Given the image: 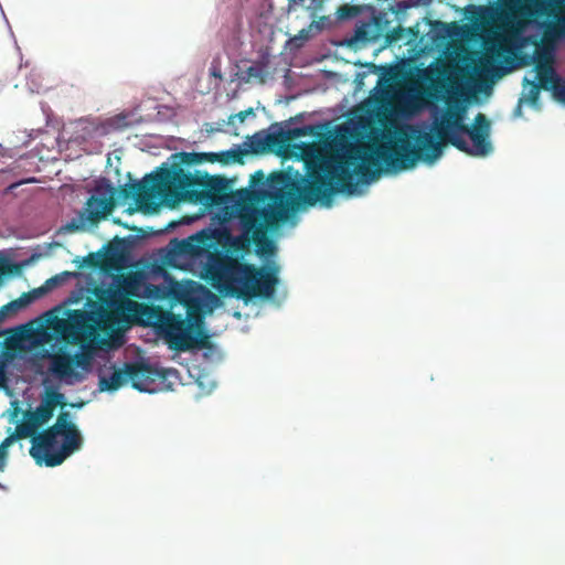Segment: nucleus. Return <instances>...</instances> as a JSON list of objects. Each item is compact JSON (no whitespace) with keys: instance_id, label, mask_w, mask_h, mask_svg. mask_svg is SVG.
<instances>
[{"instance_id":"nucleus-1","label":"nucleus","mask_w":565,"mask_h":565,"mask_svg":"<svg viewBox=\"0 0 565 565\" xmlns=\"http://www.w3.org/2000/svg\"><path fill=\"white\" fill-rule=\"evenodd\" d=\"M363 156L333 154L308 162L307 183L291 181L285 172L270 175L276 190L263 188L265 174L257 170L250 175L249 186L232 194L243 235L236 237L232 246L236 250L245 249L252 242L259 255H271L274 243L267 237L268 228H276L288 220L289 213L297 210L300 201L315 205L318 201H330L335 193L353 194L356 190L354 174L362 163Z\"/></svg>"},{"instance_id":"nucleus-2","label":"nucleus","mask_w":565,"mask_h":565,"mask_svg":"<svg viewBox=\"0 0 565 565\" xmlns=\"http://www.w3.org/2000/svg\"><path fill=\"white\" fill-rule=\"evenodd\" d=\"M463 119L465 109L452 108L451 99H448L447 109L435 122V135L413 128L411 136L402 132L395 140L375 145L370 154L363 156L356 173L369 181L376 175V170H372L371 166L383 163L387 170L397 172L413 168L418 160L433 163L441 156L444 143L475 157L491 153V122L487 116L477 114L471 127Z\"/></svg>"},{"instance_id":"nucleus-3","label":"nucleus","mask_w":565,"mask_h":565,"mask_svg":"<svg viewBox=\"0 0 565 565\" xmlns=\"http://www.w3.org/2000/svg\"><path fill=\"white\" fill-rule=\"evenodd\" d=\"M228 181L220 175H209L196 170L186 172L174 164L172 168H161L159 172L146 175L142 181L132 183L130 192L125 195L135 196L141 207L157 206V196H171L173 201L216 202L227 194Z\"/></svg>"},{"instance_id":"nucleus-4","label":"nucleus","mask_w":565,"mask_h":565,"mask_svg":"<svg viewBox=\"0 0 565 565\" xmlns=\"http://www.w3.org/2000/svg\"><path fill=\"white\" fill-rule=\"evenodd\" d=\"M202 277L220 294L245 300L273 297L279 281L277 266L258 268L222 250L207 255Z\"/></svg>"},{"instance_id":"nucleus-5","label":"nucleus","mask_w":565,"mask_h":565,"mask_svg":"<svg viewBox=\"0 0 565 565\" xmlns=\"http://www.w3.org/2000/svg\"><path fill=\"white\" fill-rule=\"evenodd\" d=\"M36 430L23 416L14 433L3 440L2 447L9 446L13 440L31 438L30 455L36 465L56 467L83 446V437L67 412H61L51 427L39 434Z\"/></svg>"},{"instance_id":"nucleus-6","label":"nucleus","mask_w":565,"mask_h":565,"mask_svg":"<svg viewBox=\"0 0 565 565\" xmlns=\"http://www.w3.org/2000/svg\"><path fill=\"white\" fill-rule=\"evenodd\" d=\"M158 310L157 326L170 349L184 352L192 348L203 349L209 347V337L201 332L199 337H192V324L180 315L169 310Z\"/></svg>"},{"instance_id":"nucleus-7","label":"nucleus","mask_w":565,"mask_h":565,"mask_svg":"<svg viewBox=\"0 0 565 565\" xmlns=\"http://www.w3.org/2000/svg\"><path fill=\"white\" fill-rule=\"evenodd\" d=\"M53 329L67 343H83L94 332L92 317L84 310H70L66 319H55Z\"/></svg>"},{"instance_id":"nucleus-8","label":"nucleus","mask_w":565,"mask_h":565,"mask_svg":"<svg viewBox=\"0 0 565 565\" xmlns=\"http://www.w3.org/2000/svg\"><path fill=\"white\" fill-rule=\"evenodd\" d=\"M127 375L134 388L140 392H148L150 391L149 386L156 382L159 374L150 364L130 362L127 363Z\"/></svg>"},{"instance_id":"nucleus-9","label":"nucleus","mask_w":565,"mask_h":565,"mask_svg":"<svg viewBox=\"0 0 565 565\" xmlns=\"http://www.w3.org/2000/svg\"><path fill=\"white\" fill-rule=\"evenodd\" d=\"M85 363L86 360L83 354L71 355L66 352H60L51 356L49 370L55 376L66 379L75 375V366H83Z\"/></svg>"},{"instance_id":"nucleus-10","label":"nucleus","mask_w":565,"mask_h":565,"mask_svg":"<svg viewBox=\"0 0 565 565\" xmlns=\"http://www.w3.org/2000/svg\"><path fill=\"white\" fill-rule=\"evenodd\" d=\"M232 157V159L234 161L238 160L239 159V152L235 151V150H231V151H227V152H222V153H214V152H210V153H196V152H178V153H174L172 154V158L174 159H178V161H174L171 166V168L174 166V164H178V167L182 168V166H194V164H200L202 163L203 161H210V162H215V161H223V162H227V158L226 159H223L221 157Z\"/></svg>"},{"instance_id":"nucleus-11","label":"nucleus","mask_w":565,"mask_h":565,"mask_svg":"<svg viewBox=\"0 0 565 565\" xmlns=\"http://www.w3.org/2000/svg\"><path fill=\"white\" fill-rule=\"evenodd\" d=\"M559 38H565V13L557 17V22L555 24L547 26L544 33V42L546 45L550 42L553 44ZM554 98L557 102L565 104V79H559L557 88L555 89Z\"/></svg>"},{"instance_id":"nucleus-12","label":"nucleus","mask_w":565,"mask_h":565,"mask_svg":"<svg viewBox=\"0 0 565 565\" xmlns=\"http://www.w3.org/2000/svg\"><path fill=\"white\" fill-rule=\"evenodd\" d=\"M111 207L113 203L109 199L90 196L87 200L83 216H85V220L90 224H96L111 211Z\"/></svg>"},{"instance_id":"nucleus-13","label":"nucleus","mask_w":565,"mask_h":565,"mask_svg":"<svg viewBox=\"0 0 565 565\" xmlns=\"http://www.w3.org/2000/svg\"><path fill=\"white\" fill-rule=\"evenodd\" d=\"M537 73L539 85L545 90H552L553 95L559 83L561 77L556 74L553 66L548 63H539L535 66Z\"/></svg>"},{"instance_id":"nucleus-14","label":"nucleus","mask_w":565,"mask_h":565,"mask_svg":"<svg viewBox=\"0 0 565 565\" xmlns=\"http://www.w3.org/2000/svg\"><path fill=\"white\" fill-rule=\"evenodd\" d=\"M129 380L127 375V363L124 366V370H115L114 373L109 377L102 376L98 382L99 390L102 392L108 391H117Z\"/></svg>"},{"instance_id":"nucleus-15","label":"nucleus","mask_w":565,"mask_h":565,"mask_svg":"<svg viewBox=\"0 0 565 565\" xmlns=\"http://www.w3.org/2000/svg\"><path fill=\"white\" fill-rule=\"evenodd\" d=\"M380 36L377 19H371L362 22L355 30V40L362 42L376 41Z\"/></svg>"},{"instance_id":"nucleus-16","label":"nucleus","mask_w":565,"mask_h":565,"mask_svg":"<svg viewBox=\"0 0 565 565\" xmlns=\"http://www.w3.org/2000/svg\"><path fill=\"white\" fill-rule=\"evenodd\" d=\"M64 405V395L56 390L47 388L39 406L53 417L55 408Z\"/></svg>"},{"instance_id":"nucleus-17","label":"nucleus","mask_w":565,"mask_h":565,"mask_svg":"<svg viewBox=\"0 0 565 565\" xmlns=\"http://www.w3.org/2000/svg\"><path fill=\"white\" fill-rule=\"evenodd\" d=\"M24 417L38 429L40 426L46 424L52 416L47 411L38 406L34 411H26Z\"/></svg>"},{"instance_id":"nucleus-18","label":"nucleus","mask_w":565,"mask_h":565,"mask_svg":"<svg viewBox=\"0 0 565 565\" xmlns=\"http://www.w3.org/2000/svg\"><path fill=\"white\" fill-rule=\"evenodd\" d=\"M502 57H503L502 47L487 49V51L481 60V65L484 70L489 71L490 68H493L497 63L501 62Z\"/></svg>"},{"instance_id":"nucleus-19","label":"nucleus","mask_w":565,"mask_h":565,"mask_svg":"<svg viewBox=\"0 0 565 565\" xmlns=\"http://www.w3.org/2000/svg\"><path fill=\"white\" fill-rule=\"evenodd\" d=\"M523 85L530 86L526 97H523L524 102H527L531 105H536L540 98V90L542 89L541 86L536 82L529 81L526 77L523 79Z\"/></svg>"},{"instance_id":"nucleus-20","label":"nucleus","mask_w":565,"mask_h":565,"mask_svg":"<svg viewBox=\"0 0 565 565\" xmlns=\"http://www.w3.org/2000/svg\"><path fill=\"white\" fill-rule=\"evenodd\" d=\"M359 12L360 9L358 7L343 4L338 8L337 15L340 20H347L356 17Z\"/></svg>"},{"instance_id":"nucleus-21","label":"nucleus","mask_w":565,"mask_h":565,"mask_svg":"<svg viewBox=\"0 0 565 565\" xmlns=\"http://www.w3.org/2000/svg\"><path fill=\"white\" fill-rule=\"evenodd\" d=\"M282 142L280 134H268L265 140L260 141L259 148L264 149L265 145L268 147L278 146Z\"/></svg>"},{"instance_id":"nucleus-22","label":"nucleus","mask_w":565,"mask_h":565,"mask_svg":"<svg viewBox=\"0 0 565 565\" xmlns=\"http://www.w3.org/2000/svg\"><path fill=\"white\" fill-rule=\"evenodd\" d=\"M29 301H30L29 295L24 294L22 296V298H20L18 301H13V302L8 303L7 306H4L2 308V310L0 311V316H4L6 311L9 310L10 308L23 306V305L28 303Z\"/></svg>"},{"instance_id":"nucleus-23","label":"nucleus","mask_w":565,"mask_h":565,"mask_svg":"<svg viewBox=\"0 0 565 565\" xmlns=\"http://www.w3.org/2000/svg\"><path fill=\"white\" fill-rule=\"evenodd\" d=\"M64 228L67 232H77L83 228V224L76 220H72L64 226Z\"/></svg>"},{"instance_id":"nucleus-24","label":"nucleus","mask_w":565,"mask_h":565,"mask_svg":"<svg viewBox=\"0 0 565 565\" xmlns=\"http://www.w3.org/2000/svg\"><path fill=\"white\" fill-rule=\"evenodd\" d=\"M308 127H301V128H295L292 130H289L288 134L291 136V137H301V136H306L308 134Z\"/></svg>"},{"instance_id":"nucleus-25","label":"nucleus","mask_w":565,"mask_h":565,"mask_svg":"<svg viewBox=\"0 0 565 565\" xmlns=\"http://www.w3.org/2000/svg\"><path fill=\"white\" fill-rule=\"evenodd\" d=\"M254 114L253 108H249L247 110H242L237 113L234 117L238 119L239 122H244L247 116Z\"/></svg>"},{"instance_id":"nucleus-26","label":"nucleus","mask_w":565,"mask_h":565,"mask_svg":"<svg viewBox=\"0 0 565 565\" xmlns=\"http://www.w3.org/2000/svg\"><path fill=\"white\" fill-rule=\"evenodd\" d=\"M299 147L302 149L303 156L309 157V156L313 154V151H315L313 145L301 143Z\"/></svg>"},{"instance_id":"nucleus-27","label":"nucleus","mask_w":565,"mask_h":565,"mask_svg":"<svg viewBox=\"0 0 565 565\" xmlns=\"http://www.w3.org/2000/svg\"><path fill=\"white\" fill-rule=\"evenodd\" d=\"M6 381L4 364L0 361V383Z\"/></svg>"},{"instance_id":"nucleus-28","label":"nucleus","mask_w":565,"mask_h":565,"mask_svg":"<svg viewBox=\"0 0 565 565\" xmlns=\"http://www.w3.org/2000/svg\"><path fill=\"white\" fill-rule=\"evenodd\" d=\"M126 286H125V290L128 295H134V292L131 290H129V287L131 286V281H128L126 280Z\"/></svg>"},{"instance_id":"nucleus-29","label":"nucleus","mask_w":565,"mask_h":565,"mask_svg":"<svg viewBox=\"0 0 565 565\" xmlns=\"http://www.w3.org/2000/svg\"><path fill=\"white\" fill-rule=\"evenodd\" d=\"M523 102H524V98H523V97H521V98L519 99V104H518V107H516V109H515V113H518L519 115L521 114V105H522V103H523Z\"/></svg>"},{"instance_id":"nucleus-30","label":"nucleus","mask_w":565,"mask_h":565,"mask_svg":"<svg viewBox=\"0 0 565 565\" xmlns=\"http://www.w3.org/2000/svg\"><path fill=\"white\" fill-rule=\"evenodd\" d=\"M212 75L215 76V77H221L220 71H216V70L212 71Z\"/></svg>"},{"instance_id":"nucleus-31","label":"nucleus","mask_w":565,"mask_h":565,"mask_svg":"<svg viewBox=\"0 0 565 565\" xmlns=\"http://www.w3.org/2000/svg\"><path fill=\"white\" fill-rule=\"evenodd\" d=\"M253 72H254V67H249V68H248V74H249V75H253V74H254Z\"/></svg>"}]
</instances>
